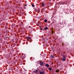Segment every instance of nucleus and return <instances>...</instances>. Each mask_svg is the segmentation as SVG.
<instances>
[{"label": "nucleus", "instance_id": "nucleus-1", "mask_svg": "<svg viewBox=\"0 0 74 74\" xmlns=\"http://www.w3.org/2000/svg\"><path fill=\"white\" fill-rule=\"evenodd\" d=\"M66 60V56L64 55H63L62 56V60L63 61V62H65Z\"/></svg>", "mask_w": 74, "mask_h": 74}, {"label": "nucleus", "instance_id": "nucleus-2", "mask_svg": "<svg viewBox=\"0 0 74 74\" xmlns=\"http://www.w3.org/2000/svg\"><path fill=\"white\" fill-rule=\"evenodd\" d=\"M39 63H40V65L41 66H43V63H44V62H40Z\"/></svg>", "mask_w": 74, "mask_h": 74}, {"label": "nucleus", "instance_id": "nucleus-3", "mask_svg": "<svg viewBox=\"0 0 74 74\" xmlns=\"http://www.w3.org/2000/svg\"><path fill=\"white\" fill-rule=\"evenodd\" d=\"M26 39H27V40H30V39H32V38H30L29 37H27L26 38Z\"/></svg>", "mask_w": 74, "mask_h": 74}, {"label": "nucleus", "instance_id": "nucleus-4", "mask_svg": "<svg viewBox=\"0 0 74 74\" xmlns=\"http://www.w3.org/2000/svg\"><path fill=\"white\" fill-rule=\"evenodd\" d=\"M40 74H45V72L43 71H40L39 72Z\"/></svg>", "mask_w": 74, "mask_h": 74}, {"label": "nucleus", "instance_id": "nucleus-5", "mask_svg": "<svg viewBox=\"0 0 74 74\" xmlns=\"http://www.w3.org/2000/svg\"><path fill=\"white\" fill-rule=\"evenodd\" d=\"M14 27H15V25L14 24H13L12 25V28H14Z\"/></svg>", "mask_w": 74, "mask_h": 74}, {"label": "nucleus", "instance_id": "nucleus-6", "mask_svg": "<svg viewBox=\"0 0 74 74\" xmlns=\"http://www.w3.org/2000/svg\"><path fill=\"white\" fill-rule=\"evenodd\" d=\"M70 0H67L65 2L66 3H70Z\"/></svg>", "mask_w": 74, "mask_h": 74}, {"label": "nucleus", "instance_id": "nucleus-7", "mask_svg": "<svg viewBox=\"0 0 74 74\" xmlns=\"http://www.w3.org/2000/svg\"><path fill=\"white\" fill-rule=\"evenodd\" d=\"M37 71H38V70L37 69H36L35 71H34L33 72L34 73H35V74H36L37 73Z\"/></svg>", "mask_w": 74, "mask_h": 74}, {"label": "nucleus", "instance_id": "nucleus-8", "mask_svg": "<svg viewBox=\"0 0 74 74\" xmlns=\"http://www.w3.org/2000/svg\"><path fill=\"white\" fill-rule=\"evenodd\" d=\"M45 66H46V67H49V64H45Z\"/></svg>", "mask_w": 74, "mask_h": 74}, {"label": "nucleus", "instance_id": "nucleus-9", "mask_svg": "<svg viewBox=\"0 0 74 74\" xmlns=\"http://www.w3.org/2000/svg\"><path fill=\"white\" fill-rule=\"evenodd\" d=\"M66 4V3L65 2H64L63 3H60L61 5H63V4Z\"/></svg>", "mask_w": 74, "mask_h": 74}, {"label": "nucleus", "instance_id": "nucleus-10", "mask_svg": "<svg viewBox=\"0 0 74 74\" xmlns=\"http://www.w3.org/2000/svg\"><path fill=\"white\" fill-rule=\"evenodd\" d=\"M56 73H59V70H57L56 71Z\"/></svg>", "mask_w": 74, "mask_h": 74}, {"label": "nucleus", "instance_id": "nucleus-11", "mask_svg": "<svg viewBox=\"0 0 74 74\" xmlns=\"http://www.w3.org/2000/svg\"><path fill=\"white\" fill-rule=\"evenodd\" d=\"M49 70L50 71H51V70H52V68H49Z\"/></svg>", "mask_w": 74, "mask_h": 74}, {"label": "nucleus", "instance_id": "nucleus-12", "mask_svg": "<svg viewBox=\"0 0 74 74\" xmlns=\"http://www.w3.org/2000/svg\"><path fill=\"white\" fill-rule=\"evenodd\" d=\"M44 29H46V30H48V27H45Z\"/></svg>", "mask_w": 74, "mask_h": 74}, {"label": "nucleus", "instance_id": "nucleus-13", "mask_svg": "<svg viewBox=\"0 0 74 74\" xmlns=\"http://www.w3.org/2000/svg\"><path fill=\"white\" fill-rule=\"evenodd\" d=\"M44 3H42V7H44Z\"/></svg>", "mask_w": 74, "mask_h": 74}, {"label": "nucleus", "instance_id": "nucleus-14", "mask_svg": "<svg viewBox=\"0 0 74 74\" xmlns=\"http://www.w3.org/2000/svg\"><path fill=\"white\" fill-rule=\"evenodd\" d=\"M51 58H53V55H51Z\"/></svg>", "mask_w": 74, "mask_h": 74}, {"label": "nucleus", "instance_id": "nucleus-15", "mask_svg": "<svg viewBox=\"0 0 74 74\" xmlns=\"http://www.w3.org/2000/svg\"><path fill=\"white\" fill-rule=\"evenodd\" d=\"M44 21H45V22H47V19H45L44 20Z\"/></svg>", "mask_w": 74, "mask_h": 74}, {"label": "nucleus", "instance_id": "nucleus-16", "mask_svg": "<svg viewBox=\"0 0 74 74\" xmlns=\"http://www.w3.org/2000/svg\"><path fill=\"white\" fill-rule=\"evenodd\" d=\"M32 7H34V5H33V4H32Z\"/></svg>", "mask_w": 74, "mask_h": 74}, {"label": "nucleus", "instance_id": "nucleus-17", "mask_svg": "<svg viewBox=\"0 0 74 74\" xmlns=\"http://www.w3.org/2000/svg\"><path fill=\"white\" fill-rule=\"evenodd\" d=\"M41 30H42V28H40Z\"/></svg>", "mask_w": 74, "mask_h": 74}, {"label": "nucleus", "instance_id": "nucleus-18", "mask_svg": "<svg viewBox=\"0 0 74 74\" xmlns=\"http://www.w3.org/2000/svg\"><path fill=\"white\" fill-rule=\"evenodd\" d=\"M52 33H54V32L53 31H52Z\"/></svg>", "mask_w": 74, "mask_h": 74}, {"label": "nucleus", "instance_id": "nucleus-19", "mask_svg": "<svg viewBox=\"0 0 74 74\" xmlns=\"http://www.w3.org/2000/svg\"><path fill=\"white\" fill-rule=\"evenodd\" d=\"M27 6V4H26L25 5V6Z\"/></svg>", "mask_w": 74, "mask_h": 74}, {"label": "nucleus", "instance_id": "nucleus-20", "mask_svg": "<svg viewBox=\"0 0 74 74\" xmlns=\"http://www.w3.org/2000/svg\"><path fill=\"white\" fill-rule=\"evenodd\" d=\"M38 11H39V12H40V10H38Z\"/></svg>", "mask_w": 74, "mask_h": 74}, {"label": "nucleus", "instance_id": "nucleus-21", "mask_svg": "<svg viewBox=\"0 0 74 74\" xmlns=\"http://www.w3.org/2000/svg\"><path fill=\"white\" fill-rule=\"evenodd\" d=\"M35 11H36H36H37V10H35Z\"/></svg>", "mask_w": 74, "mask_h": 74}, {"label": "nucleus", "instance_id": "nucleus-22", "mask_svg": "<svg viewBox=\"0 0 74 74\" xmlns=\"http://www.w3.org/2000/svg\"><path fill=\"white\" fill-rule=\"evenodd\" d=\"M63 44H62V46H63Z\"/></svg>", "mask_w": 74, "mask_h": 74}, {"label": "nucleus", "instance_id": "nucleus-23", "mask_svg": "<svg viewBox=\"0 0 74 74\" xmlns=\"http://www.w3.org/2000/svg\"><path fill=\"white\" fill-rule=\"evenodd\" d=\"M25 58V57H24V58Z\"/></svg>", "mask_w": 74, "mask_h": 74}]
</instances>
